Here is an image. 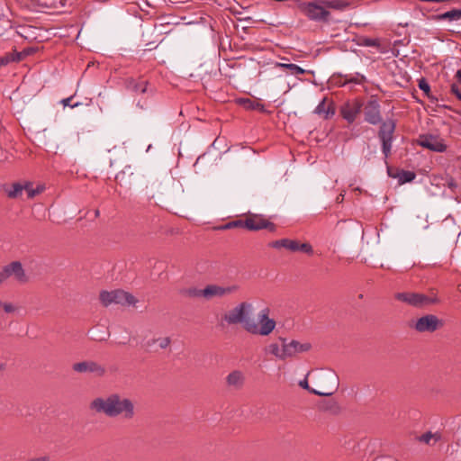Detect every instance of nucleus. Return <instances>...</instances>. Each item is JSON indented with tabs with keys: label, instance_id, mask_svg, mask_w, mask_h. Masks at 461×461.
Segmentation results:
<instances>
[{
	"label": "nucleus",
	"instance_id": "nucleus-15",
	"mask_svg": "<svg viewBox=\"0 0 461 461\" xmlns=\"http://www.w3.org/2000/svg\"><path fill=\"white\" fill-rule=\"evenodd\" d=\"M279 340L284 343L285 358L292 357L298 353L309 351L312 348L310 343H300L297 340L287 342L285 338H279Z\"/></svg>",
	"mask_w": 461,
	"mask_h": 461
},
{
	"label": "nucleus",
	"instance_id": "nucleus-41",
	"mask_svg": "<svg viewBox=\"0 0 461 461\" xmlns=\"http://www.w3.org/2000/svg\"><path fill=\"white\" fill-rule=\"evenodd\" d=\"M451 93L454 94L461 101V89L456 83L451 85Z\"/></svg>",
	"mask_w": 461,
	"mask_h": 461
},
{
	"label": "nucleus",
	"instance_id": "nucleus-13",
	"mask_svg": "<svg viewBox=\"0 0 461 461\" xmlns=\"http://www.w3.org/2000/svg\"><path fill=\"white\" fill-rule=\"evenodd\" d=\"M239 289L240 286L237 285L227 287L217 285H209L204 288V298L212 299L213 297H223L237 292Z\"/></svg>",
	"mask_w": 461,
	"mask_h": 461
},
{
	"label": "nucleus",
	"instance_id": "nucleus-28",
	"mask_svg": "<svg viewBox=\"0 0 461 461\" xmlns=\"http://www.w3.org/2000/svg\"><path fill=\"white\" fill-rule=\"evenodd\" d=\"M239 103L247 110H264V105L262 104L255 102L249 98H240L239 100Z\"/></svg>",
	"mask_w": 461,
	"mask_h": 461
},
{
	"label": "nucleus",
	"instance_id": "nucleus-39",
	"mask_svg": "<svg viewBox=\"0 0 461 461\" xmlns=\"http://www.w3.org/2000/svg\"><path fill=\"white\" fill-rule=\"evenodd\" d=\"M73 99V96H70V97H68V98H65V99H62L61 100V104L64 105V106H70L71 108H75V107H77L80 104L79 103H75V104H71V101Z\"/></svg>",
	"mask_w": 461,
	"mask_h": 461
},
{
	"label": "nucleus",
	"instance_id": "nucleus-48",
	"mask_svg": "<svg viewBox=\"0 0 461 461\" xmlns=\"http://www.w3.org/2000/svg\"><path fill=\"white\" fill-rule=\"evenodd\" d=\"M448 186H449V187H451V188H453V187H455V186H456V185H455L453 182H450V183L448 184Z\"/></svg>",
	"mask_w": 461,
	"mask_h": 461
},
{
	"label": "nucleus",
	"instance_id": "nucleus-3",
	"mask_svg": "<svg viewBox=\"0 0 461 461\" xmlns=\"http://www.w3.org/2000/svg\"><path fill=\"white\" fill-rule=\"evenodd\" d=\"M397 301L407 303L414 308H424L431 304L439 303V299L436 294L426 295L420 293L402 292L394 295Z\"/></svg>",
	"mask_w": 461,
	"mask_h": 461
},
{
	"label": "nucleus",
	"instance_id": "nucleus-14",
	"mask_svg": "<svg viewBox=\"0 0 461 461\" xmlns=\"http://www.w3.org/2000/svg\"><path fill=\"white\" fill-rule=\"evenodd\" d=\"M324 376V379L331 382L333 384V389L331 391H329V392H321V391H317L315 389H312L309 386L308 384V381L307 379H303L302 381H300L299 383V385L303 388V389H306L308 390L310 393H313V394H316V395H320V396H330L334 393V392L338 389V386H339V378L338 376L332 373V372H328L326 374L323 375Z\"/></svg>",
	"mask_w": 461,
	"mask_h": 461
},
{
	"label": "nucleus",
	"instance_id": "nucleus-31",
	"mask_svg": "<svg viewBox=\"0 0 461 461\" xmlns=\"http://www.w3.org/2000/svg\"><path fill=\"white\" fill-rule=\"evenodd\" d=\"M418 86H419L420 89L424 92L425 95L428 98H429L431 100L435 99L432 95H430V86L424 77H422L419 80Z\"/></svg>",
	"mask_w": 461,
	"mask_h": 461
},
{
	"label": "nucleus",
	"instance_id": "nucleus-34",
	"mask_svg": "<svg viewBox=\"0 0 461 461\" xmlns=\"http://www.w3.org/2000/svg\"><path fill=\"white\" fill-rule=\"evenodd\" d=\"M382 142V150L385 158H387L391 152L392 140L393 139H380Z\"/></svg>",
	"mask_w": 461,
	"mask_h": 461
},
{
	"label": "nucleus",
	"instance_id": "nucleus-10",
	"mask_svg": "<svg viewBox=\"0 0 461 461\" xmlns=\"http://www.w3.org/2000/svg\"><path fill=\"white\" fill-rule=\"evenodd\" d=\"M417 142L420 147L434 152H444L447 150V145L444 143L443 140L437 135H420Z\"/></svg>",
	"mask_w": 461,
	"mask_h": 461
},
{
	"label": "nucleus",
	"instance_id": "nucleus-30",
	"mask_svg": "<svg viewBox=\"0 0 461 461\" xmlns=\"http://www.w3.org/2000/svg\"><path fill=\"white\" fill-rule=\"evenodd\" d=\"M184 294L190 298L204 297V288L198 289L195 287H190L184 291Z\"/></svg>",
	"mask_w": 461,
	"mask_h": 461
},
{
	"label": "nucleus",
	"instance_id": "nucleus-50",
	"mask_svg": "<svg viewBox=\"0 0 461 461\" xmlns=\"http://www.w3.org/2000/svg\"><path fill=\"white\" fill-rule=\"evenodd\" d=\"M3 304H5V303H3L2 301H0V307L3 308Z\"/></svg>",
	"mask_w": 461,
	"mask_h": 461
},
{
	"label": "nucleus",
	"instance_id": "nucleus-47",
	"mask_svg": "<svg viewBox=\"0 0 461 461\" xmlns=\"http://www.w3.org/2000/svg\"><path fill=\"white\" fill-rule=\"evenodd\" d=\"M5 369V364L0 362V373H2Z\"/></svg>",
	"mask_w": 461,
	"mask_h": 461
},
{
	"label": "nucleus",
	"instance_id": "nucleus-6",
	"mask_svg": "<svg viewBox=\"0 0 461 461\" xmlns=\"http://www.w3.org/2000/svg\"><path fill=\"white\" fill-rule=\"evenodd\" d=\"M444 326V321L434 314H426L417 319L411 327L419 333H433Z\"/></svg>",
	"mask_w": 461,
	"mask_h": 461
},
{
	"label": "nucleus",
	"instance_id": "nucleus-44",
	"mask_svg": "<svg viewBox=\"0 0 461 461\" xmlns=\"http://www.w3.org/2000/svg\"><path fill=\"white\" fill-rule=\"evenodd\" d=\"M375 461H398L392 456H380L377 457Z\"/></svg>",
	"mask_w": 461,
	"mask_h": 461
},
{
	"label": "nucleus",
	"instance_id": "nucleus-2",
	"mask_svg": "<svg viewBox=\"0 0 461 461\" xmlns=\"http://www.w3.org/2000/svg\"><path fill=\"white\" fill-rule=\"evenodd\" d=\"M89 409L111 419L120 418L124 420H131L136 416L134 402L118 393L95 398L89 403Z\"/></svg>",
	"mask_w": 461,
	"mask_h": 461
},
{
	"label": "nucleus",
	"instance_id": "nucleus-40",
	"mask_svg": "<svg viewBox=\"0 0 461 461\" xmlns=\"http://www.w3.org/2000/svg\"><path fill=\"white\" fill-rule=\"evenodd\" d=\"M3 309L6 313H13L17 308L11 303H5V304H3Z\"/></svg>",
	"mask_w": 461,
	"mask_h": 461
},
{
	"label": "nucleus",
	"instance_id": "nucleus-32",
	"mask_svg": "<svg viewBox=\"0 0 461 461\" xmlns=\"http://www.w3.org/2000/svg\"><path fill=\"white\" fill-rule=\"evenodd\" d=\"M233 228H244V220L232 221L218 227L219 230H230Z\"/></svg>",
	"mask_w": 461,
	"mask_h": 461
},
{
	"label": "nucleus",
	"instance_id": "nucleus-25",
	"mask_svg": "<svg viewBox=\"0 0 461 461\" xmlns=\"http://www.w3.org/2000/svg\"><path fill=\"white\" fill-rule=\"evenodd\" d=\"M434 19L437 21H442V20L458 21L461 19V10L452 9V10L445 12L443 14L435 15Z\"/></svg>",
	"mask_w": 461,
	"mask_h": 461
},
{
	"label": "nucleus",
	"instance_id": "nucleus-9",
	"mask_svg": "<svg viewBox=\"0 0 461 461\" xmlns=\"http://www.w3.org/2000/svg\"><path fill=\"white\" fill-rule=\"evenodd\" d=\"M380 108V104L375 98L372 97L368 100L366 105L363 104L362 108L364 111L365 121L373 125L382 122Z\"/></svg>",
	"mask_w": 461,
	"mask_h": 461
},
{
	"label": "nucleus",
	"instance_id": "nucleus-46",
	"mask_svg": "<svg viewBox=\"0 0 461 461\" xmlns=\"http://www.w3.org/2000/svg\"><path fill=\"white\" fill-rule=\"evenodd\" d=\"M456 77L459 83H461V69H458L456 74Z\"/></svg>",
	"mask_w": 461,
	"mask_h": 461
},
{
	"label": "nucleus",
	"instance_id": "nucleus-11",
	"mask_svg": "<svg viewBox=\"0 0 461 461\" xmlns=\"http://www.w3.org/2000/svg\"><path fill=\"white\" fill-rule=\"evenodd\" d=\"M72 369L80 374H94L98 377L105 375L106 369L104 366L93 360H86L73 364Z\"/></svg>",
	"mask_w": 461,
	"mask_h": 461
},
{
	"label": "nucleus",
	"instance_id": "nucleus-12",
	"mask_svg": "<svg viewBox=\"0 0 461 461\" xmlns=\"http://www.w3.org/2000/svg\"><path fill=\"white\" fill-rule=\"evenodd\" d=\"M244 228L249 230H259L263 229H268L270 231L276 230V225L273 222L258 215L246 218L244 220Z\"/></svg>",
	"mask_w": 461,
	"mask_h": 461
},
{
	"label": "nucleus",
	"instance_id": "nucleus-36",
	"mask_svg": "<svg viewBox=\"0 0 461 461\" xmlns=\"http://www.w3.org/2000/svg\"><path fill=\"white\" fill-rule=\"evenodd\" d=\"M298 251H302L308 255H312L313 253V249L311 244L309 243H300L298 241Z\"/></svg>",
	"mask_w": 461,
	"mask_h": 461
},
{
	"label": "nucleus",
	"instance_id": "nucleus-37",
	"mask_svg": "<svg viewBox=\"0 0 461 461\" xmlns=\"http://www.w3.org/2000/svg\"><path fill=\"white\" fill-rule=\"evenodd\" d=\"M24 189L27 191L29 198H33L36 194H40V191L33 189L32 184L30 183H27L24 185Z\"/></svg>",
	"mask_w": 461,
	"mask_h": 461
},
{
	"label": "nucleus",
	"instance_id": "nucleus-24",
	"mask_svg": "<svg viewBox=\"0 0 461 461\" xmlns=\"http://www.w3.org/2000/svg\"><path fill=\"white\" fill-rule=\"evenodd\" d=\"M265 350L267 353H269L279 359H282V360L286 359L285 355V347H284L283 342H282L281 348L279 347V345L277 343H271L266 348Z\"/></svg>",
	"mask_w": 461,
	"mask_h": 461
},
{
	"label": "nucleus",
	"instance_id": "nucleus-49",
	"mask_svg": "<svg viewBox=\"0 0 461 461\" xmlns=\"http://www.w3.org/2000/svg\"><path fill=\"white\" fill-rule=\"evenodd\" d=\"M95 216H98L99 215V211L96 210L95 212Z\"/></svg>",
	"mask_w": 461,
	"mask_h": 461
},
{
	"label": "nucleus",
	"instance_id": "nucleus-38",
	"mask_svg": "<svg viewBox=\"0 0 461 461\" xmlns=\"http://www.w3.org/2000/svg\"><path fill=\"white\" fill-rule=\"evenodd\" d=\"M158 341L159 343V347L161 348H167L170 345V339L168 337L158 339H153V342Z\"/></svg>",
	"mask_w": 461,
	"mask_h": 461
},
{
	"label": "nucleus",
	"instance_id": "nucleus-5",
	"mask_svg": "<svg viewBox=\"0 0 461 461\" xmlns=\"http://www.w3.org/2000/svg\"><path fill=\"white\" fill-rule=\"evenodd\" d=\"M102 304L105 307L112 303L122 305H135L137 299L123 290L102 291L99 295Z\"/></svg>",
	"mask_w": 461,
	"mask_h": 461
},
{
	"label": "nucleus",
	"instance_id": "nucleus-51",
	"mask_svg": "<svg viewBox=\"0 0 461 461\" xmlns=\"http://www.w3.org/2000/svg\"><path fill=\"white\" fill-rule=\"evenodd\" d=\"M459 289H460V291H461V284L459 285Z\"/></svg>",
	"mask_w": 461,
	"mask_h": 461
},
{
	"label": "nucleus",
	"instance_id": "nucleus-35",
	"mask_svg": "<svg viewBox=\"0 0 461 461\" xmlns=\"http://www.w3.org/2000/svg\"><path fill=\"white\" fill-rule=\"evenodd\" d=\"M8 63L16 62L22 60V54H18L17 51L9 52L4 55Z\"/></svg>",
	"mask_w": 461,
	"mask_h": 461
},
{
	"label": "nucleus",
	"instance_id": "nucleus-27",
	"mask_svg": "<svg viewBox=\"0 0 461 461\" xmlns=\"http://www.w3.org/2000/svg\"><path fill=\"white\" fill-rule=\"evenodd\" d=\"M276 67L288 69L292 75H303L305 74V69L293 63H276Z\"/></svg>",
	"mask_w": 461,
	"mask_h": 461
},
{
	"label": "nucleus",
	"instance_id": "nucleus-29",
	"mask_svg": "<svg viewBox=\"0 0 461 461\" xmlns=\"http://www.w3.org/2000/svg\"><path fill=\"white\" fill-rule=\"evenodd\" d=\"M323 5H325L326 10L334 9V10H343L348 6V4L342 0H330V1H323Z\"/></svg>",
	"mask_w": 461,
	"mask_h": 461
},
{
	"label": "nucleus",
	"instance_id": "nucleus-21",
	"mask_svg": "<svg viewBox=\"0 0 461 461\" xmlns=\"http://www.w3.org/2000/svg\"><path fill=\"white\" fill-rule=\"evenodd\" d=\"M357 44L358 46L365 47H375L381 53H384L386 51L385 48L381 45L379 39L368 38L366 36H360L357 38Z\"/></svg>",
	"mask_w": 461,
	"mask_h": 461
},
{
	"label": "nucleus",
	"instance_id": "nucleus-45",
	"mask_svg": "<svg viewBox=\"0 0 461 461\" xmlns=\"http://www.w3.org/2000/svg\"><path fill=\"white\" fill-rule=\"evenodd\" d=\"M8 60L5 59V56L0 57V67L8 65Z\"/></svg>",
	"mask_w": 461,
	"mask_h": 461
},
{
	"label": "nucleus",
	"instance_id": "nucleus-33",
	"mask_svg": "<svg viewBox=\"0 0 461 461\" xmlns=\"http://www.w3.org/2000/svg\"><path fill=\"white\" fill-rule=\"evenodd\" d=\"M23 189H24V185H23L19 183H14L13 185V188L8 191V196L10 198H16L22 194V192Z\"/></svg>",
	"mask_w": 461,
	"mask_h": 461
},
{
	"label": "nucleus",
	"instance_id": "nucleus-42",
	"mask_svg": "<svg viewBox=\"0 0 461 461\" xmlns=\"http://www.w3.org/2000/svg\"><path fill=\"white\" fill-rule=\"evenodd\" d=\"M365 81H366V77L364 76H362V75H359V74H357L356 77H351L349 79V82H353V83H356V84H361V83H363Z\"/></svg>",
	"mask_w": 461,
	"mask_h": 461
},
{
	"label": "nucleus",
	"instance_id": "nucleus-16",
	"mask_svg": "<svg viewBox=\"0 0 461 461\" xmlns=\"http://www.w3.org/2000/svg\"><path fill=\"white\" fill-rule=\"evenodd\" d=\"M314 113L323 117V119L332 117L335 114L333 102L330 101L327 97H324L314 109Z\"/></svg>",
	"mask_w": 461,
	"mask_h": 461
},
{
	"label": "nucleus",
	"instance_id": "nucleus-20",
	"mask_svg": "<svg viewBox=\"0 0 461 461\" xmlns=\"http://www.w3.org/2000/svg\"><path fill=\"white\" fill-rule=\"evenodd\" d=\"M394 130L395 122L393 120L383 122L378 131L379 139H393Z\"/></svg>",
	"mask_w": 461,
	"mask_h": 461
},
{
	"label": "nucleus",
	"instance_id": "nucleus-7",
	"mask_svg": "<svg viewBox=\"0 0 461 461\" xmlns=\"http://www.w3.org/2000/svg\"><path fill=\"white\" fill-rule=\"evenodd\" d=\"M363 108V102L360 99L348 100L340 107V114L348 123L355 122Z\"/></svg>",
	"mask_w": 461,
	"mask_h": 461
},
{
	"label": "nucleus",
	"instance_id": "nucleus-43",
	"mask_svg": "<svg viewBox=\"0 0 461 461\" xmlns=\"http://www.w3.org/2000/svg\"><path fill=\"white\" fill-rule=\"evenodd\" d=\"M33 51H34V50H33V49H32V48H28V49L23 50V51H21V52H18V54H22V59H23V58H25L26 56H28V55H30V54H32Z\"/></svg>",
	"mask_w": 461,
	"mask_h": 461
},
{
	"label": "nucleus",
	"instance_id": "nucleus-4",
	"mask_svg": "<svg viewBox=\"0 0 461 461\" xmlns=\"http://www.w3.org/2000/svg\"><path fill=\"white\" fill-rule=\"evenodd\" d=\"M303 13L312 21L318 23H330V12L326 10L322 0L303 3L301 5Z\"/></svg>",
	"mask_w": 461,
	"mask_h": 461
},
{
	"label": "nucleus",
	"instance_id": "nucleus-17",
	"mask_svg": "<svg viewBox=\"0 0 461 461\" xmlns=\"http://www.w3.org/2000/svg\"><path fill=\"white\" fill-rule=\"evenodd\" d=\"M245 382V376L242 372L239 370H234L230 372L226 377V383L228 386L232 387L234 389H240Z\"/></svg>",
	"mask_w": 461,
	"mask_h": 461
},
{
	"label": "nucleus",
	"instance_id": "nucleus-18",
	"mask_svg": "<svg viewBox=\"0 0 461 461\" xmlns=\"http://www.w3.org/2000/svg\"><path fill=\"white\" fill-rule=\"evenodd\" d=\"M148 82L145 80H136L129 77L125 80V87L132 93H145L147 91Z\"/></svg>",
	"mask_w": 461,
	"mask_h": 461
},
{
	"label": "nucleus",
	"instance_id": "nucleus-1",
	"mask_svg": "<svg viewBox=\"0 0 461 461\" xmlns=\"http://www.w3.org/2000/svg\"><path fill=\"white\" fill-rule=\"evenodd\" d=\"M253 306L250 303L242 302L228 311L223 320L229 325L241 324L242 328L250 334L268 336L276 328V322L269 318L270 310L264 308L258 315V323L252 318Z\"/></svg>",
	"mask_w": 461,
	"mask_h": 461
},
{
	"label": "nucleus",
	"instance_id": "nucleus-19",
	"mask_svg": "<svg viewBox=\"0 0 461 461\" xmlns=\"http://www.w3.org/2000/svg\"><path fill=\"white\" fill-rule=\"evenodd\" d=\"M269 246L274 249L285 248L292 252L298 251V241L295 240L281 239L272 241Z\"/></svg>",
	"mask_w": 461,
	"mask_h": 461
},
{
	"label": "nucleus",
	"instance_id": "nucleus-26",
	"mask_svg": "<svg viewBox=\"0 0 461 461\" xmlns=\"http://www.w3.org/2000/svg\"><path fill=\"white\" fill-rule=\"evenodd\" d=\"M319 409L325 411L336 413L339 411L338 403L335 400H323L319 402Z\"/></svg>",
	"mask_w": 461,
	"mask_h": 461
},
{
	"label": "nucleus",
	"instance_id": "nucleus-22",
	"mask_svg": "<svg viewBox=\"0 0 461 461\" xmlns=\"http://www.w3.org/2000/svg\"><path fill=\"white\" fill-rule=\"evenodd\" d=\"M388 175L393 178H398L401 185L411 182L416 177V174L409 170H400L396 174H393L392 170L388 168Z\"/></svg>",
	"mask_w": 461,
	"mask_h": 461
},
{
	"label": "nucleus",
	"instance_id": "nucleus-23",
	"mask_svg": "<svg viewBox=\"0 0 461 461\" xmlns=\"http://www.w3.org/2000/svg\"><path fill=\"white\" fill-rule=\"evenodd\" d=\"M416 439L429 446H434L438 441L441 439V434L438 432L427 431L426 433L416 437Z\"/></svg>",
	"mask_w": 461,
	"mask_h": 461
},
{
	"label": "nucleus",
	"instance_id": "nucleus-8",
	"mask_svg": "<svg viewBox=\"0 0 461 461\" xmlns=\"http://www.w3.org/2000/svg\"><path fill=\"white\" fill-rule=\"evenodd\" d=\"M11 276H14L16 281L22 284L28 281L25 271L19 261H14L3 268V271L0 273L1 283Z\"/></svg>",
	"mask_w": 461,
	"mask_h": 461
}]
</instances>
